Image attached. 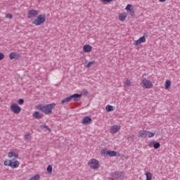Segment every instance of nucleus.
<instances>
[{
    "label": "nucleus",
    "instance_id": "f257e3e1",
    "mask_svg": "<svg viewBox=\"0 0 180 180\" xmlns=\"http://www.w3.org/2000/svg\"><path fill=\"white\" fill-rule=\"evenodd\" d=\"M44 15H39L37 17L35 20L32 21L33 25H35V26H40V25H43L44 22H46V18H45Z\"/></svg>",
    "mask_w": 180,
    "mask_h": 180
},
{
    "label": "nucleus",
    "instance_id": "f03ea898",
    "mask_svg": "<svg viewBox=\"0 0 180 180\" xmlns=\"http://www.w3.org/2000/svg\"><path fill=\"white\" fill-rule=\"evenodd\" d=\"M88 165L92 169H98L99 168V160L96 159H91Z\"/></svg>",
    "mask_w": 180,
    "mask_h": 180
},
{
    "label": "nucleus",
    "instance_id": "7ed1b4c3",
    "mask_svg": "<svg viewBox=\"0 0 180 180\" xmlns=\"http://www.w3.org/2000/svg\"><path fill=\"white\" fill-rule=\"evenodd\" d=\"M141 84L143 85V88L145 89H150L153 88V83L146 78L142 79Z\"/></svg>",
    "mask_w": 180,
    "mask_h": 180
},
{
    "label": "nucleus",
    "instance_id": "20e7f679",
    "mask_svg": "<svg viewBox=\"0 0 180 180\" xmlns=\"http://www.w3.org/2000/svg\"><path fill=\"white\" fill-rule=\"evenodd\" d=\"M10 108H11V112H13V113H15V115H18V114L20 113V112H22V108H20V106H19L16 103L12 104L11 105Z\"/></svg>",
    "mask_w": 180,
    "mask_h": 180
},
{
    "label": "nucleus",
    "instance_id": "39448f33",
    "mask_svg": "<svg viewBox=\"0 0 180 180\" xmlns=\"http://www.w3.org/2000/svg\"><path fill=\"white\" fill-rule=\"evenodd\" d=\"M101 154H103L104 155H109V157H117V154H119L115 150H101Z\"/></svg>",
    "mask_w": 180,
    "mask_h": 180
},
{
    "label": "nucleus",
    "instance_id": "423d86ee",
    "mask_svg": "<svg viewBox=\"0 0 180 180\" xmlns=\"http://www.w3.org/2000/svg\"><path fill=\"white\" fill-rule=\"evenodd\" d=\"M37 15H39V11L37 10L31 9L27 12V18L29 19L37 18Z\"/></svg>",
    "mask_w": 180,
    "mask_h": 180
},
{
    "label": "nucleus",
    "instance_id": "0eeeda50",
    "mask_svg": "<svg viewBox=\"0 0 180 180\" xmlns=\"http://www.w3.org/2000/svg\"><path fill=\"white\" fill-rule=\"evenodd\" d=\"M19 165H20V162H19V161L15 159L12 160L9 164V167H11V168H12L13 169L19 168Z\"/></svg>",
    "mask_w": 180,
    "mask_h": 180
},
{
    "label": "nucleus",
    "instance_id": "6e6552de",
    "mask_svg": "<svg viewBox=\"0 0 180 180\" xmlns=\"http://www.w3.org/2000/svg\"><path fill=\"white\" fill-rule=\"evenodd\" d=\"M56 106L55 103L48 104L46 105V115H50L53 109Z\"/></svg>",
    "mask_w": 180,
    "mask_h": 180
},
{
    "label": "nucleus",
    "instance_id": "1a4fd4ad",
    "mask_svg": "<svg viewBox=\"0 0 180 180\" xmlns=\"http://www.w3.org/2000/svg\"><path fill=\"white\" fill-rule=\"evenodd\" d=\"M146 37L143 36V37H141L139 39L134 41V45L139 46V44H141V43H146Z\"/></svg>",
    "mask_w": 180,
    "mask_h": 180
},
{
    "label": "nucleus",
    "instance_id": "9d476101",
    "mask_svg": "<svg viewBox=\"0 0 180 180\" xmlns=\"http://www.w3.org/2000/svg\"><path fill=\"white\" fill-rule=\"evenodd\" d=\"M81 96H82V94H75L69 97L70 98V101H74L75 102H77V101H79V99L81 98Z\"/></svg>",
    "mask_w": 180,
    "mask_h": 180
},
{
    "label": "nucleus",
    "instance_id": "9b49d317",
    "mask_svg": "<svg viewBox=\"0 0 180 180\" xmlns=\"http://www.w3.org/2000/svg\"><path fill=\"white\" fill-rule=\"evenodd\" d=\"M82 124H89L92 123V118L89 116L84 117L82 121Z\"/></svg>",
    "mask_w": 180,
    "mask_h": 180
},
{
    "label": "nucleus",
    "instance_id": "f8f14e48",
    "mask_svg": "<svg viewBox=\"0 0 180 180\" xmlns=\"http://www.w3.org/2000/svg\"><path fill=\"white\" fill-rule=\"evenodd\" d=\"M119 130H120V126L114 125L111 127L110 133H111L112 134H115V133H117Z\"/></svg>",
    "mask_w": 180,
    "mask_h": 180
},
{
    "label": "nucleus",
    "instance_id": "ddd939ff",
    "mask_svg": "<svg viewBox=\"0 0 180 180\" xmlns=\"http://www.w3.org/2000/svg\"><path fill=\"white\" fill-rule=\"evenodd\" d=\"M147 130H141L139 131L138 137H141L142 139H146L147 137Z\"/></svg>",
    "mask_w": 180,
    "mask_h": 180
},
{
    "label": "nucleus",
    "instance_id": "4468645a",
    "mask_svg": "<svg viewBox=\"0 0 180 180\" xmlns=\"http://www.w3.org/2000/svg\"><path fill=\"white\" fill-rule=\"evenodd\" d=\"M83 50L84 53H91V51H92V46L89 44L84 45L83 46Z\"/></svg>",
    "mask_w": 180,
    "mask_h": 180
},
{
    "label": "nucleus",
    "instance_id": "2eb2a0df",
    "mask_svg": "<svg viewBox=\"0 0 180 180\" xmlns=\"http://www.w3.org/2000/svg\"><path fill=\"white\" fill-rule=\"evenodd\" d=\"M33 117L35 119H41V117H43V114L39 112L38 111H35L33 113Z\"/></svg>",
    "mask_w": 180,
    "mask_h": 180
},
{
    "label": "nucleus",
    "instance_id": "dca6fc26",
    "mask_svg": "<svg viewBox=\"0 0 180 180\" xmlns=\"http://www.w3.org/2000/svg\"><path fill=\"white\" fill-rule=\"evenodd\" d=\"M124 88H129V86H133V84L129 79H127L125 82H124Z\"/></svg>",
    "mask_w": 180,
    "mask_h": 180
},
{
    "label": "nucleus",
    "instance_id": "f3484780",
    "mask_svg": "<svg viewBox=\"0 0 180 180\" xmlns=\"http://www.w3.org/2000/svg\"><path fill=\"white\" fill-rule=\"evenodd\" d=\"M126 18H127V13H122L119 15V18L121 22L126 20Z\"/></svg>",
    "mask_w": 180,
    "mask_h": 180
},
{
    "label": "nucleus",
    "instance_id": "a211bd4d",
    "mask_svg": "<svg viewBox=\"0 0 180 180\" xmlns=\"http://www.w3.org/2000/svg\"><path fill=\"white\" fill-rule=\"evenodd\" d=\"M36 109L37 110H41V112H44V113H46V107L43 105H39L36 106Z\"/></svg>",
    "mask_w": 180,
    "mask_h": 180
},
{
    "label": "nucleus",
    "instance_id": "6ab92c4d",
    "mask_svg": "<svg viewBox=\"0 0 180 180\" xmlns=\"http://www.w3.org/2000/svg\"><path fill=\"white\" fill-rule=\"evenodd\" d=\"M8 156V158H12V157H15V158H19V155L15 152H9Z\"/></svg>",
    "mask_w": 180,
    "mask_h": 180
},
{
    "label": "nucleus",
    "instance_id": "aec40b11",
    "mask_svg": "<svg viewBox=\"0 0 180 180\" xmlns=\"http://www.w3.org/2000/svg\"><path fill=\"white\" fill-rule=\"evenodd\" d=\"M105 110L107 112H113L115 110V107H113V105H107L105 107Z\"/></svg>",
    "mask_w": 180,
    "mask_h": 180
},
{
    "label": "nucleus",
    "instance_id": "412c9836",
    "mask_svg": "<svg viewBox=\"0 0 180 180\" xmlns=\"http://www.w3.org/2000/svg\"><path fill=\"white\" fill-rule=\"evenodd\" d=\"M169 88H171V80L167 79L165 82V89H169Z\"/></svg>",
    "mask_w": 180,
    "mask_h": 180
},
{
    "label": "nucleus",
    "instance_id": "4be33fe9",
    "mask_svg": "<svg viewBox=\"0 0 180 180\" xmlns=\"http://www.w3.org/2000/svg\"><path fill=\"white\" fill-rule=\"evenodd\" d=\"M46 171H47V174H49V175H51V174H53V166H51V165H48L46 168Z\"/></svg>",
    "mask_w": 180,
    "mask_h": 180
},
{
    "label": "nucleus",
    "instance_id": "5701e85b",
    "mask_svg": "<svg viewBox=\"0 0 180 180\" xmlns=\"http://www.w3.org/2000/svg\"><path fill=\"white\" fill-rule=\"evenodd\" d=\"M15 57H18V53L16 52H11L9 54V58L10 60H14Z\"/></svg>",
    "mask_w": 180,
    "mask_h": 180
},
{
    "label": "nucleus",
    "instance_id": "b1692460",
    "mask_svg": "<svg viewBox=\"0 0 180 180\" xmlns=\"http://www.w3.org/2000/svg\"><path fill=\"white\" fill-rule=\"evenodd\" d=\"M24 139L25 141H30V140H32V136L29 134H26L24 136Z\"/></svg>",
    "mask_w": 180,
    "mask_h": 180
},
{
    "label": "nucleus",
    "instance_id": "393cba45",
    "mask_svg": "<svg viewBox=\"0 0 180 180\" xmlns=\"http://www.w3.org/2000/svg\"><path fill=\"white\" fill-rule=\"evenodd\" d=\"M153 144L155 150H157L158 148H160V147L161 146V144H160V142H153Z\"/></svg>",
    "mask_w": 180,
    "mask_h": 180
},
{
    "label": "nucleus",
    "instance_id": "a878e982",
    "mask_svg": "<svg viewBox=\"0 0 180 180\" xmlns=\"http://www.w3.org/2000/svg\"><path fill=\"white\" fill-rule=\"evenodd\" d=\"M146 180H151L153 179V174L150 172L146 173Z\"/></svg>",
    "mask_w": 180,
    "mask_h": 180
},
{
    "label": "nucleus",
    "instance_id": "bb28decb",
    "mask_svg": "<svg viewBox=\"0 0 180 180\" xmlns=\"http://www.w3.org/2000/svg\"><path fill=\"white\" fill-rule=\"evenodd\" d=\"M154 136H155V134H154V132L147 131V137H148L149 139H151V137H154Z\"/></svg>",
    "mask_w": 180,
    "mask_h": 180
},
{
    "label": "nucleus",
    "instance_id": "cd10ccee",
    "mask_svg": "<svg viewBox=\"0 0 180 180\" xmlns=\"http://www.w3.org/2000/svg\"><path fill=\"white\" fill-rule=\"evenodd\" d=\"M95 60H93L91 62H89V63L86 65V68H89L91 67H92V65H95Z\"/></svg>",
    "mask_w": 180,
    "mask_h": 180
},
{
    "label": "nucleus",
    "instance_id": "c85d7f7f",
    "mask_svg": "<svg viewBox=\"0 0 180 180\" xmlns=\"http://www.w3.org/2000/svg\"><path fill=\"white\" fill-rule=\"evenodd\" d=\"M70 101H71L70 97H67L66 98L62 100L61 103H68V102H70Z\"/></svg>",
    "mask_w": 180,
    "mask_h": 180
},
{
    "label": "nucleus",
    "instance_id": "c756f323",
    "mask_svg": "<svg viewBox=\"0 0 180 180\" xmlns=\"http://www.w3.org/2000/svg\"><path fill=\"white\" fill-rule=\"evenodd\" d=\"M11 160H5L4 162V165H5V167H9V164H11Z\"/></svg>",
    "mask_w": 180,
    "mask_h": 180
},
{
    "label": "nucleus",
    "instance_id": "7c9ffc66",
    "mask_svg": "<svg viewBox=\"0 0 180 180\" xmlns=\"http://www.w3.org/2000/svg\"><path fill=\"white\" fill-rule=\"evenodd\" d=\"M17 102L18 105H23V103H25V100H23V98H20Z\"/></svg>",
    "mask_w": 180,
    "mask_h": 180
},
{
    "label": "nucleus",
    "instance_id": "2f4dec72",
    "mask_svg": "<svg viewBox=\"0 0 180 180\" xmlns=\"http://www.w3.org/2000/svg\"><path fill=\"white\" fill-rule=\"evenodd\" d=\"M126 11H131L133 8H131V4H128L126 8H125Z\"/></svg>",
    "mask_w": 180,
    "mask_h": 180
},
{
    "label": "nucleus",
    "instance_id": "473e14b6",
    "mask_svg": "<svg viewBox=\"0 0 180 180\" xmlns=\"http://www.w3.org/2000/svg\"><path fill=\"white\" fill-rule=\"evenodd\" d=\"M6 19H12V18H13V16L11 13H7L6 15Z\"/></svg>",
    "mask_w": 180,
    "mask_h": 180
},
{
    "label": "nucleus",
    "instance_id": "72a5a7b5",
    "mask_svg": "<svg viewBox=\"0 0 180 180\" xmlns=\"http://www.w3.org/2000/svg\"><path fill=\"white\" fill-rule=\"evenodd\" d=\"M128 12L129 15H131V16H133L134 15V11H133V8L131 10H129Z\"/></svg>",
    "mask_w": 180,
    "mask_h": 180
},
{
    "label": "nucleus",
    "instance_id": "f704fd0d",
    "mask_svg": "<svg viewBox=\"0 0 180 180\" xmlns=\"http://www.w3.org/2000/svg\"><path fill=\"white\" fill-rule=\"evenodd\" d=\"M5 58V55L2 53H0V61L1 60H4Z\"/></svg>",
    "mask_w": 180,
    "mask_h": 180
},
{
    "label": "nucleus",
    "instance_id": "c9c22d12",
    "mask_svg": "<svg viewBox=\"0 0 180 180\" xmlns=\"http://www.w3.org/2000/svg\"><path fill=\"white\" fill-rule=\"evenodd\" d=\"M113 0H100L101 2L105 4V2H112Z\"/></svg>",
    "mask_w": 180,
    "mask_h": 180
},
{
    "label": "nucleus",
    "instance_id": "e433bc0d",
    "mask_svg": "<svg viewBox=\"0 0 180 180\" xmlns=\"http://www.w3.org/2000/svg\"><path fill=\"white\" fill-rule=\"evenodd\" d=\"M46 129L48 130L50 132H51V129L49 128L48 126H46Z\"/></svg>",
    "mask_w": 180,
    "mask_h": 180
},
{
    "label": "nucleus",
    "instance_id": "4c0bfd02",
    "mask_svg": "<svg viewBox=\"0 0 180 180\" xmlns=\"http://www.w3.org/2000/svg\"><path fill=\"white\" fill-rule=\"evenodd\" d=\"M160 1V2H165V1H167V0H159Z\"/></svg>",
    "mask_w": 180,
    "mask_h": 180
},
{
    "label": "nucleus",
    "instance_id": "58836bf2",
    "mask_svg": "<svg viewBox=\"0 0 180 180\" xmlns=\"http://www.w3.org/2000/svg\"><path fill=\"white\" fill-rule=\"evenodd\" d=\"M134 136H133V135H131V139H133Z\"/></svg>",
    "mask_w": 180,
    "mask_h": 180
},
{
    "label": "nucleus",
    "instance_id": "ea45409f",
    "mask_svg": "<svg viewBox=\"0 0 180 180\" xmlns=\"http://www.w3.org/2000/svg\"><path fill=\"white\" fill-rule=\"evenodd\" d=\"M44 129H46V125H44Z\"/></svg>",
    "mask_w": 180,
    "mask_h": 180
},
{
    "label": "nucleus",
    "instance_id": "a19ab883",
    "mask_svg": "<svg viewBox=\"0 0 180 180\" xmlns=\"http://www.w3.org/2000/svg\"><path fill=\"white\" fill-rule=\"evenodd\" d=\"M0 101H1V97H0Z\"/></svg>",
    "mask_w": 180,
    "mask_h": 180
}]
</instances>
